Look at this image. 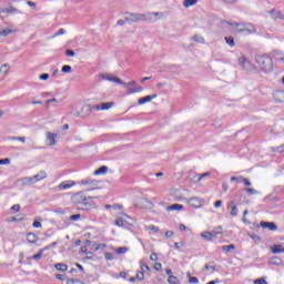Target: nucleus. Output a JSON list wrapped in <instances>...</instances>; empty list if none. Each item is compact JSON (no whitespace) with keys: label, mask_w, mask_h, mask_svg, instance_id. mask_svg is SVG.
<instances>
[{"label":"nucleus","mask_w":284,"mask_h":284,"mask_svg":"<svg viewBox=\"0 0 284 284\" xmlns=\"http://www.w3.org/2000/svg\"><path fill=\"white\" fill-rule=\"evenodd\" d=\"M54 268L58 271V272H68V266L63 263H57L54 264Z\"/></svg>","instance_id":"nucleus-31"},{"label":"nucleus","mask_w":284,"mask_h":284,"mask_svg":"<svg viewBox=\"0 0 284 284\" xmlns=\"http://www.w3.org/2000/svg\"><path fill=\"white\" fill-rule=\"evenodd\" d=\"M2 14H17V12H19V10L14 7H9L7 9H1L0 11Z\"/></svg>","instance_id":"nucleus-24"},{"label":"nucleus","mask_w":284,"mask_h":284,"mask_svg":"<svg viewBox=\"0 0 284 284\" xmlns=\"http://www.w3.org/2000/svg\"><path fill=\"white\" fill-rule=\"evenodd\" d=\"M33 227H36V229L41 227V222L34 221V222H33Z\"/></svg>","instance_id":"nucleus-64"},{"label":"nucleus","mask_w":284,"mask_h":284,"mask_svg":"<svg viewBox=\"0 0 284 284\" xmlns=\"http://www.w3.org/2000/svg\"><path fill=\"white\" fill-rule=\"evenodd\" d=\"M37 183V180L34 179V175L29 176V185H34Z\"/></svg>","instance_id":"nucleus-56"},{"label":"nucleus","mask_w":284,"mask_h":284,"mask_svg":"<svg viewBox=\"0 0 284 284\" xmlns=\"http://www.w3.org/2000/svg\"><path fill=\"white\" fill-rule=\"evenodd\" d=\"M244 32H247L248 34H256V27H254V24H246L244 26Z\"/></svg>","instance_id":"nucleus-26"},{"label":"nucleus","mask_w":284,"mask_h":284,"mask_svg":"<svg viewBox=\"0 0 284 284\" xmlns=\"http://www.w3.org/2000/svg\"><path fill=\"white\" fill-rule=\"evenodd\" d=\"M108 166L103 165L100 169H98L97 171H94V175L95 176H101L103 174H108Z\"/></svg>","instance_id":"nucleus-28"},{"label":"nucleus","mask_w":284,"mask_h":284,"mask_svg":"<svg viewBox=\"0 0 284 284\" xmlns=\"http://www.w3.org/2000/svg\"><path fill=\"white\" fill-rule=\"evenodd\" d=\"M154 99H156V94H153V95H146L144 98H140L138 100V104L139 105H145V103H150L152 101H154Z\"/></svg>","instance_id":"nucleus-15"},{"label":"nucleus","mask_w":284,"mask_h":284,"mask_svg":"<svg viewBox=\"0 0 284 284\" xmlns=\"http://www.w3.org/2000/svg\"><path fill=\"white\" fill-rule=\"evenodd\" d=\"M104 258H105L106 261H114V255H113L112 253H105V254H104Z\"/></svg>","instance_id":"nucleus-49"},{"label":"nucleus","mask_w":284,"mask_h":284,"mask_svg":"<svg viewBox=\"0 0 284 284\" xmlns=\"http://www.w3.org/2000/svg\"><path fill=\"white\" fill-rule=\"evenodd\" d=\"M138 281H143L145 278V274L143 272H139L135 277Z\"/></svg>","instance_id":"nucleus-50"},{"label":"nucleus","mask_w":284,"mask_h":284,"mask_svg":"<svg viewBox=\"0 0 284 284\" xmlns=\"http://www.w3.org/2000/svg\"><path fill=\"white\" fill-rule=\"evenodd\" d=\"M37 183V180L34 179V175L29 176V185H34Z\"/></svg>","instance_id":"nucleus-55"},{"label":"nucleus","mask_w":284,"mask_h":284,"mask_svg":"<svg viewBox=\"0 0 284 284\" xmlns=\"http://www.w3.org/2000/svg\"><path fill=\"white\" fill-rule=\"evenodd\" d=\"M100 79L102 81H109L110 83H116L118 85H125V82L123 80L110 73H101Z\"/></svg>","instance_id":"nucleus-7"},{"label":"nucleus","mask_w":284,"mask_h":284,"mask_svg":"<svg viewBox=\"0 0 284 284\" xmlns=\"http://www.w3.org/2000/svg\"><path fill=\"white\" fill-rule=\"evenodd\" d=\"M9 34H17V29H3L0 31V37H8Z\"/></svg>","instance_id":"nucleus-27"},{"label":"nucleus","mask_w":284,"mask_h":284,"mask_svg":"<svg viewBox=\"0 0 284 284\" xmlns=\"http://www.w3.org/2000/svg\"><path fill=\"white\" fill-rule=\"evenodd\" d=\"M62 72H64L65 74H70V72H72V67L65 64L62 67Z\"/></svg>","instance_id":"nucleus-43"},{"label":"nucleus","mask_w":284,"mask_h":284,"mask_svg":"<svg viewBox=\"0 0 284 284\" xmlns=\"http://www.w3.org/2000/svg\"><path fill=\"white\" fill-rule=\"evenodd\" d=\"M33 179H36V183H39V181H43L44 179H48V173L45 171H40L36 175H33Z\"/></svg>","instance_id":"nucleus-18"},{"label":"nucleus","mask_w":284,"mask_h":284,"mask_svg":"<svg viewBox=\"0 0 284 284\" xmlns=\"http://www.w3.org/2000/svg\"><path fill=\"white\" fill-rule=\"evenodd\" d=\"M186 203L191 206V207H195V210H199L201 207H203V203H205V200L199 197V196H193L190 197Z\"/></svg>","instance_id":"nucleus-10"},{"label":"nucleus","mask_w":284,"mask_h":284,"mask_svg":"<svg viewBox=\"0 0 284 284\" xmlns=\"http://www.w3.org/2000/svg\"><path fill=\"white\" fill-rule=\"evenodd\" d=\"M186 276L189 277V283L199 284V277H192L190 273H187Z\"/></svg>","instance_id":"nucleus-41"},{"label":"nucleus","mask_w":284,"mask_h":284,"mask_svg":"<svg viewBox=\"0 0 284 284\" xmlns=\"http://www.w3.org/2000/svg\"><path fill=\"white\" fill-rule=\"evenodd\" d=\"M122 85L126 88V94H138L143 92V87L139 85L136 81H130Z\"/></svg>","instance_id":"nucleus-6"},{"label":"nucleus","mask_w":284,"mask_h":284,"mask_svg":"<svg viewBox=\"0 0 284 284\" xmlns=\"http://www.w3.org/2000/svg\"><path fill=\"white\" fill-rule=\"evenodd\" d=\"M174 247L175 250H181V247H185V242H175Z\"/></svg>","instance_id":"nucleus-46"},{"label":"nucleus","mask_w":284,"mask_h":284,"mask_svg":"<svg viewBox=\"0 0 284 284\" xmlns=\"http://www.w3.org/2000/svg\"><path fill=\"white\" fill-rule=\"evenodd\" d=\"M255 62L264 74H272L274 72V61L272 60V57L260 54L255 57Z\"/></svg>","instance_id":"nucleus-1"},{"label":"nucleus","mask_w":284,"mask_h":284,"mask_svg":"<svg viewBox=\"0 0 284 284\" xmlns=\"http://www.w3.org/2000/svg\"><path fill=\"white\" fill-rule=\"evenodd\" d=\"M43 252H45V248L40 250L39 253L34 254L32 256L33 261H40V258H43Z\"/></svg>","instance_id":"nucleus-35"},{"label":"nucleus","mask_w":284,"mask_h":284,"mask_svg":"<svg viewBox=\"0 0 284 284\" xmlns=\"http://www.w3.org/2000/svg\"><path fill=\"white\" fill-rule=\"evenodd\" d=\"M111 108H114V102L102 103V110H111Z\"/></svg>","instance_id":"nucleus-37"},{"label":"nucleus","mask_w":284,"mask_h":284,"mask_svg":"<svg viewBox=\"0 0 284 284\" xmlns=\"http://www.w3.org/2000/svg\"><path fill=\"white\" fill-rule=\"evenodd\" d=\"M224 39H225L227 45H230V48H234V45H235L234 38L225 37Z\"/></svg>","instance_id":"nucleus-39"},{"label":"nucleus","mask_w":284,"mask_h":284,"mask_svg":"<svg viewBox=\"0 0 284 284\" xmlns=\"http://www.w3.org/2000/svg\"><path fill=\"white\" fill-rule=\"evenodd\" d=\"M74 182L70 181V182H61L59 184V190H70V187H73Z\"/></svg>","instance_id":"nucleus-22"},{"label":"nucleus","mask_w":284,"mask_h":284,"mask_svg":"<svg viewBox=\"0 0 284 284\" xmlns=\"http://www.w3.org/2000/svg\"><path fill=\"white\" fill-rule=\"evenodd\" d=\"M65 54L67 57H74L75 53L72 50H67Z\"/></svg>","instance_id":"nucleus-63"},{"label":"nucleus","mask_w":284,"mask_h":284,"mask_svg":"<svg viewBox=\"0 0 284 284\" xmlns=\"http://www.w3.org/2000/svg\"><path fill=\"white\" fill-rule=\"evenodd\" d=\"M260 227H263L264 230H270V232H276L278 230V226L274 222H265L262 221L260 223Z\"/></svg>","instance_id":"nucleus-13"},{"label":"nucleus","mask_w":284,"mask_h":284,"mask_svg":"<svg viewBox=\"0 0 284 284\" xmlns=\"http://www.w3.org/2000/svg\"><path fill=\"white\" fill-rule=\"evenodd\" d=\"M57 139H59V134L48 131L45 133L44 143L49 148H52V146L57 145Z\"/></svg>","instance_id":"nucleus-8"},{"label":"nucleus","mask_w":284,"mask_h":284,"mask_svg":"<svg viewBox=\"0 0 284 284\" xmlns=\"http://www.w3.org/2000/svg\"><path fill=\"white\" fill-rule=\"evenodd\" d=\"M11 210H12L13 212H19V211L21 210V205L16 204V205H13V206L11 207Z\"/></svg>","instance_id":"nucleus-59"},{"label":"nucleus","mask_w":284,"mask_h":284,"mask_svg":"<svg viewBox=\"0 0 284 284\" xmlns=\"http://www.w3.org/2000/svg\"><path fill=\"white\" fill-rule=\"evenodd\" d=\"M149 230H151V232H159V226H155V225H150L149 226Z\"/></svg>","instance_id":"nucleus-61"},{"label":"nucleus","mask_w":284,"mask_h":284,"mask_svg":"<svg viewBox=\"0 0 284 284\" xmlns=\"http://www.w3.org/2000/svg\"><path fill=\"white\" fill-rule=\"evenodd\" d=\"M40 81H48L50 79V74L48 73H42L39 75Z\"/></svg>","instance_id":"nucleus-47"},{"label":"nucleus","mask_w":284,"mask_h":284,"mask_svg":"<svg viewBox=\"0 0 284 284\" xmlns=\"http://www.w3.org/2000/svg\"><path fill=\"white\" fill-rule=\"evenodd\" d=\"M268 264L270 265H275L277 267H281V266H283V260H281V257L274 256V257L270 258Z\"/></svg>","instance_id":"nucleus-19"},{"label":"nucleus","mask_w":284,"mask_h":284,"mask_svg":"<svg viewBox=\"0 0 284 284\" xmlns=\"http://www.w3.org/2000/svg\"><path fill=\"white\" fill-rule=\"evenodd\" d=\"M129 219H130V215L122 213L116 217L115 225L118 227H125V223H128Z\"/></svg>","instance_id":"nucleus-12"},{"label":"nucleus","mask_w":284,"mask_h":284,"mask_svg":"<svg viewBox=\"0 0 284 284\" xmlns=\"http://www.w3.org/2000/svg\"><path fill=\"white\" fill-rule=\"evenodd\" d=\"M145 21H151V23H154L155 21H161L165 17L164 12H149L144 13Z\"/></svg>","instance_id":"nucleus-9"},{"label":"nucleus","mask_w":284,"mask_h":284,"mask_svg":"<svg viewBox=\"0 0 284 284\" xmlns=\"http://www.w3.org/2000/svg\"><path fill=\"white\" fill-rule=\"evenodd\" d=\"M27 241L28 243H37V235L34 233H28Z\"/></svg>","instance_id":"nucleus-34"},{"label":"nucleus","mask_w":284,"mask_h":284,"mask_svg":"<svg viewBox=\"0 0 284 284\" xmlns=\"http://www.w3.org/2000/svg\"><path fill=\"white\" fill-rule=\"evenodd\" d=\"M247 194H258V192L254 189H246Z\"/></svg>","instance_id":"nucleus-62"},{"label":"nucleus","mask_w":284,"mask_h":284,"mask_svg":"<svg viewBox=\"0 0 284 284\" xmlns=\"http://www.w3.org/2000/svg\"><path fill=\"white\" fill-rule=\"evenodd\" d=\"M229 207H231V216H239V207H236L234 201L229 203Z\"/></svg>","instance_id":"nucleus-21"},{"label":"nucleus","mask_w":284,"mask_h":284,"mask_svg":"<svg viewBox=\"0 0 284 284\" xmlns=\"http://www.w3.org/2000/svg\"><path fill=\"white\" fill-rule=\"evenodd\" d=\"M168 283L169 284H179L180 281H179V277H176L174 275H170L169 278H168Z\"/></svg>","instance_id":"nucleus-36"},{"label":"nucleus","mask_w":284,"mask_h":284,"mask_svg":"<svg viewBox=\"0 0 284 284\" xmlns=\"http://www.w3.org/2000/svg\"><path fill=\"white\" fill-rule=\"evenodd\" d=\"M233 26H235L236 32H245V27L239 28V26H241V24H239V23H235V24H233Z\"/></svg>","instance_id":"nucleus-53"},{"label":"nucleus","mask_w":284,"mask_h":284,"mask_svg":"<svg viewBox=\"0 0 284 284\" xmlns=\"http://www.w3.org/2000/svg\"><path fill=\"white\" fill-rule=\"evenodd\" d=\"M130 248L122 246V247H118L115 248V253L116 254H125L126 252H129Z\"/></svg>","instance_id":"nucleus-40"},{"label":"nucleus","mask_w":284,"mask_h":284,"mask_svg":"<svg viewBox=\"0 0 284 284\" xmlns=\"http://www.w3.org/2000/svg\"><path fill=\"white\" fill-rule=\"evenodd\" d=\"M183 204H173L166 207L168 212H181L183 210Z\"/></svg>","instance_id":"nucleus-20"},{"label":"nucleus","mask_w":284,"mask_h":284,"mask_svg":"<svg viewBox=\"0 0 284 284\" xmlns=\"http://www.w3.org/2000/svg\"><path fill=\"white\" fill-rule=\"evenodd\" d=\"M162 265H161V263H155L154 264V270H156V272H161V270H162Z\"/></svg>","instance_id":"nucleus-60"},{"label":"nucleus","mask_w":284,"mask_h":284,"mask_svg":"<svg viewBox=\"0 0 284 284\" xmlns=\"http://www.w3.org/2000/svg\"><path fill=\"white\" fill-rule=\"evenodd\" d=\"M170 196H173L176 201H185L190 196V190L187 189H171Z\"/></svg>","instance_id":"nucleus-3"},{"label":"nucleus","mask_w":284,"mask_h":284,"mask_svg":"<svg viewBox=\"0 0 284 284\" xmlns=\"http://www.w3.org/2000/svg\"><path fill=\"white\" fill-rule=\"evenodd\" d=\"M19 183H20L21 185H23V186L30 185V178H29V176L21 178V179L19 180Z\"/></svg>","instance_id":"nucleus-38"},{"label":"nucleus","mask_w":284,"mask_h":284,"mask_svg":"<svg viewBox=\"0 0 284 284\" xmlns=\"http://www.w3.org/2000/svg\"><path fill=\"white\" fill-rule=\"evenodd\" d=\"M283 250V245H274L272 247L273 254H284Z\"/></svg>","instance_id":"nucleus-33"},{"label":"nucleus","mask_w":284,"mask_h":284,"mask_svg":"<svg viewBox=\"0 0 284 284\" xmlns=\"http://www.w3.org/2000/svg\"><path fill=\"white\" fill-rule=\"evenodd\" d=\"M196 3H199V0H183L182 6H184V8H192L196 6Z\"/></svg>","instance_id":"nucleus-29"},{"label":"nucleus","mask_w":284,"mask_h":284,"mask_svg":"<svg viewBox=\"0 0 284 284\" xmlns=\"http://www.w3.org/2000/svg\"><path fill=\"white\" fill-rule=\"evenodd\" d=\"M0 165H10V159L9 158L0 159Z\"/></svg>","instance_id":"nucleus-48"},{"label":"nucleus","mask_w":284,"mask_h":284,"mask_svg":"<svg viewBox=\"0 0 284 284\" xmlns=\"http://www.w3.org/2000/svg\"><path fill=\"white\" fill-rule=\"evenodd\" d=\"M80 185L84 192H92L99 190V181L97 180H82Z\"/></svg>","instance_id":"nucleus-5"},{"label":"nucleus","mask_w":284,"mask_h":284,"mask_svg":"<svg viewBox=\"0 0 284 284\" xmlns=\"http://www.w3.org/2000/svg\"><path fill=\"white\" fill-rule=\"evenodd\" d=\"M71 221H79V219H81V214H74V215H71Z\"/></svg>","instance_id":"nucleus-58"},{"label":"nucleus","mask_w":284,"mask_h":284,"mask_svg":"<svg viewBox=\"0 0 284 284\" xmlns=\"http://www.w3.org/2000/svg\"><path fill=\"white\" fill-rule=\"evenodd\" d=\"M67 284H84L80 280L71 278L67 281Z\"/></svg>","instance_id":"nucleus-45"},{"label":"nucleus","mask_w":284,"mask_h":284,"mask_svg":"<svg viewBox=\"0 0 284 284\" xmlns=\"http://www.w3.org/2000/svg\"><path fill=\"white\" fill-rule=\"evenodd\" d=\"M273 99L276 103H284V91H276L273 94Z\"/></svg>","instance_id":"nucleus-17"},{"label":"nucleus","mask_w":284,"mask_h":284,"mask_svg":"<svg viewBox=\"0 0 284 284\" xmlns=\"http://www.w3.org/2000/svg\"><path fill=\"white\" fill-rule=\"evenodd\" d=\"M91 199L94 197L85 196L83 192H79L72 196V202L79 210H92V207H94V203L90 202Z\"/></svg>","instance_id":"nucleus-2"},{"label":"nucleus","mask_w":284,"mask_h":284,"mask_svg":"<svg viewBox=\"0 0 284 284\" xmlns=\"http://www.w3.org/2000/svg\"><path fill=\"white\" fill-rule=\"evenodd\" d=\"M250 239H252V241H254L255 243L261 242V236H258L256 234H250Z\"/></svg>","instance_id":"nucleus-44"},{"label":"nucleus","mask_w":284,"mask_h":284,"mask_svg":"<svg viewBox=\"0 0 284 284\" xmlns=\"http://www.w3.org/2000/svg\"><path fill=\"white\" fill-rule=\"evenodd\" d=\"M10 73V64L9 63H3L0 67V77H8Z\"/></svg>","instance_id":"nucleus-16"},{"label":"nucleus","mask_w":284,"mask_h":284,"mask_svg":"<svg viewBox=\"0 0 284 284\" xmlns=\"http://www.w3.org/2000/svg\"><path fill=\"white\" fill-rule=\"evenodd\" d=\"M254 284H267V281L265 278H257L254 281Z\"/></svg>","instance_id":"nucleus-51"},{"label":"nucleus","mask_w":284,"mask_h":284,"mask_svg":"<svg viewBox=\"0 0 284 284\" xmlns=\"http://www.w3.org/2000/svg\"><path fill=\"white\" fill-rule=\"evenodd\" d=\"M61 34H65V29H59L53 37H61Z\"/></svg>","instance_id":"nucleus-52"},{"label":"nucleus","mask_w":284,"mask_h":284,"mask_svg":"<svg viewBox=\"0 0 284 284\" xmlns=\"http://www.w3.org/2000/svg\"><path fill=\"white\" fill-rule=\"evenodd\" d=\"M206 176H210V173H204L200 175V178L197 179V183H201V181H203Z\"/></svg>","instance_id":"nucleus-57"},{"label":"nucleus","mask_w":284,"mask_h":284,"mask_svg":"<svg viewBox=\"0 0 284 284\" xmlns=\"http://www.w3.org/2000/svg\"><path fill=\"white\" fill-rule=\"evenodd\" d=\"M140 205H141L142 207H145V209H150V207H153V206H154V204H152V202H150V200H148V199H145V197H142V199L140 200Z\"/></svg>","instance_id":"nucleus-23"},{"label":"nucleus","mask_w":284,"mask_h":284,"mask_svg":"<svg viewBox=\"0 0 284 284\" xmlns=\"http://www.w3.org/2000/svg\"><path fill=\"white\" fill-rule=\"evenodd\" d=\"M223 252H231V250H236V246L234 244L231 245H224L222 246Z\"/></svg>","instance_id":"nucleus-42"},{"label":"nucleus","mask_w":284,"mask_h":284,"mask_svg":"<svg viewBox=\"0 0 284 284\" xmlns=\"http://www.w3.org/2000/svg\"><path fill=\"white\" fill-rule=\"evenodd\" d=\"M191 41H195V43H205V38L201 34H195Z\"/></svg>","instance_id":"nucleus-32"},{"label":"nucleus","mask_w":284,"mask_h":284,"mask_svg":"<svg viewBox=\"0 0 284 284\" xmlns=\"http://www.w3.org/2000/svg\"><path fill=\"white\" fill-rule=\"evenodd\" d=\"M201 236H202V239H204L205 241H213V240L216 237V235H214V234H212V233H210V232H203V233L201 234Z\"/></svg>","instance_id":"nucleus-30"},{"label":"nucleus","mask_w":284,"mask_h":284,"mask_svg":"<svg viewBox=\"0 0 284 284\" xmlns=\"http://www.w3.org/2000/svg\"><path fill=\"white\" fill-rule=\"evenodd\" d=\"M272 19H284V14L281 11H276L275 9L270 11Z\"/></svg>","instance_id":"nucleus-25"},{"label":"nucleus","mask_w":284,"mask_h":284,"mask_svg":"<svg viewBox=\"0 0 284 284\" xmlns=\"http://www.w3.org/2000/svg\"><path fill=\"white\" fill-rule=\"evenodd\" d=\"M237 63H239V65H241V68H243L247 72H250V70H252V62L245 55H241L237 59Z\"/></svg>","instance_id":"nucleus-11"},{"label":"nucleus","mask_w":284,"mask_h":284,"mask_svg":"<svg viewBox=\"0 0 284 284\" xmlns=\"http://www.w3.org/2000/svg\"><path fill=\"white\" fill-rule=\"evenodd\" d=\"M272 57L277 61V63L284 65V53L282 51H273Z\"/></svg>","instance_id":"nucleus-14"},{"label":"nucleus","mask_w":284,"mask_h":284,"mask_svg":"<svg viewBox=\"0 0 284 284\" xmlns=\"http://www.w3.org/2000/svg\"><path fill=\"white\" fill-rule=\"evenodd\" d=\"M150 261H159V255L156 253H152L150 255Z\"/></svg>","instance_id":"nucleus-54"},{"label":"nucleus","mask_w":284,"mask_h":284,"mask_svg":"<svg viewBox=\"0 0 284 284\" xmlns=\"http://www.w3.org/2000/svg\"><path fill=\"white\" fill-rule=\"evenodd\" d=\"M124 19L129 26H132V23L145 21L146 16L145 13H125Z\"/></svg>","instance_id":"nucleus-4"}]
</instances>
